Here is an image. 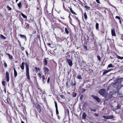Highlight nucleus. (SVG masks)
Returning a JSON list of instances; mask_svg holds the SVG:
<instances>
[{"instance_id":"nucleus-30","label":"nucleus","mask_w":123,"mask_h":123,"mask_svg":"<svg viewBox=\"0 0 123 123\" xmlns=\"http://www.w3.org/2000/svg\"><path fill=\"white\" fill-rule=\"evenodd\" d=\"M123 79V78H119L118 79H117V82H119L120 83H121V81Z\"/></svg>"},{"instance_id":"nucleus-13","label":"nucleus","mask_w":123,"mask_h":123,"mask_svg":"<svg viewBox=\"0 0 123 123\" xmlns=\"http://www.w3.org/2000/svg\"><path fill=\"white\" fill-rule=\"evenodd\" d=\"M55 105V106L56 108V114L57 115L58 114H59V112L58 110V107H57V102L56 101H55L54 102Z\"/></svg>"},{"instance_id":"nucleus-53","label":"nucleus","mask_w":123,"mask_h":123,"mask_svg":"<svg viewBox=\"0 0 123 123\" xmlns=\"http://www.w3.org/2000/svg\"><path fill=\"white\" fill-rule=\"evenodd\" d=\"M49 80H50V78H49V77L48 78V79L47 80V83H48L49 82Z\"/></svg>"},{"instance_id":"nucleus-20","label":"nucleus","mask_w":123,"mask_h":123,"mask_svg":"<svg viewBox=\"0 0 123 123\" xmlns=\"http://www.w3.org/2000/svg\"><path fill=\"white\" fill-rule=\"evenodd\" d=\"M69 9L70 10L71 12V13L73 14L77 15L72 10V8L71 7H69Z\"/></svg>"},{"instance_id":"nucleus-45","label":"nucleus","mask_w":123,"mask_h":123,"mask_svg":"<svg viewBox=\"0 0 123 123\" xmlns=\"http://www.w3.org/2000/svg\"><path fill=\"white\" fill-rule=\"evenodd\" d=\"M47 44L48 45L49 47H50L51 48H53V47L51 46V44L49 43H47Z\"/></svg>"},{"instance_id":"nucleus-8","label":"nucleus","mask_w":123,"mask_h":123,"mask_svg":"<svg viewBox=\"0 0 123 123\" xmlns=\"http://www.w3.org/2000/svg\"><path fill=\"white\" fill-rule=\"evenodd\" d=\"M48 58H45L44 59V61L43 62V64L44 66H46L48 63Z\"/></svg>"},{"instance_id":"nucleus-38","label":"nucleus","mask_w":123,"mask_h":123,"mask_svg":"<svg viewBox=\"0 0 123 123\" xmlns=\"http://www.w3.org/2000/svg\"><path fill=\"white\" fill-rule=\"evenodd\" d=\"M7 8L8 9V11H11L12 9L11 8L9 7L8 6H7Z\"/></svg>"},{"instance_id":"nucleus-39","label":"nucleus","mask_w":123,"mask_h":123,"mask_svg":"<svg viewBox=\"0 0 123 123\" xmlns=\"http://www.w3.org/2000/svg\"><path fill=\"white\" fill-rule=\"evenodd\" d=\"M71 85L72 86H75L76 85V83H74L73 82H72L71 83Z\"/></svg>"},{"instance_id":"nucleus-29","label":"nucleus","mask_w":123,"mask_h":123,"mask_svg":"<svg viewBox=\"0 0 123 123\" xmlns=\"http://www.w3.org/2000/svg\"><path fill=\"white\" fill-rule=\"evenodd\" d=\"M112 70H105L104 71L103 73V74H107L108 72H110Z\"/></svg>"},{"instance_id":"nucleus-33","label":"nucleus","mask_w":123,"mask_h":123,"mask_svg":"<svg viewBox=\"0 0 123 123\" xmlns=\"http://www.w3.org/2000/svg\"><path fill=\"white\" fill-rule=\"evenodd\" d=\"M0 36L1 38L2 39H6V37L4 36L3 35L1 34L0 35Z\"/></svg>"},{"instance_id":"nucleus-9","label":"nucleus","mask_w":123,"mask_h":123,"mask_svg":"<svg viewBox=\"0 0 123 123\" xmlns=\"http://www.w3.org/2000/svg\"><path fill=\"white\" fill-rule=\"evenodd\" d=\"M67 62L68 63L69 65L70 66H72V62L70 59H67Z\"/></svg>"},{"instance_id":"nucleus-2","label":"nucleus","mask_w":123,"mask_h":123,"mask_svg":"<svg viewBox=\"0 0 123 123\" xmlns=\"http://www.w3.org/2000/svg\"><path fill=\"white\" fill-rule=\"evenodd\" d=\"M25 65L26 69H29V65L28 63L27 62L25 63L24 62H22L21 65H20V67L21 69H24V65Z\"/></svg>"},{"instance_id":"nucleus-51","label":"nucleus","mask_w":123,"mask_h":123,"mask_svg":"<svg viewBox=\"0 0 123 123\" xmlns=\"http://www.w3.org/2000/svg\"><path fill=\"white\" fill-rule=\"evenodd\" d=\"M111 109L113 111H115V109L113 107H111Z\"/></svg>"},{"instance_id":"nucleus-54","label":"nucleus","mask_w":123,"mask_h":123,"mask_svg":"<svg viewBox=\"0 0 123 123\" xmlns=\"http://www.w3.org/2000/svg\"><path fill=\"white\" fill-rule=\"evenodd\" d=\"M25 52H26V55H27V56H28V55H29L28 54V53L26 51H25Z\"/></svg>"},{"instance_id":"nucleus-37","label":"nucleus","mask_w":123,"mask_h":123,"mask_svg":"<svg viewBox=\"0 0 123 123\" xmlns=\"http://www.w3.org/2000/svg\"><path fill=\"white\" fill-rule=\"evenodd\" d=\"M119 37L121 39L123 40V35L122 34L119 35Z\"/></svg>"},{"instance_id":"nucleus-55","label":"nucleus","mask_w":123,"mask_h":123,"mask_svg":"<svg viewBox=\"0 0 123 123\" xmlns=\"http://www.w3.org/2000/svg\"><path fill=\"white\" fill-rule=\"evenodd\" d=\"M36 32V31L34 30V31H33V32L32 33L33 34L35 33Z\"/></svg>"},{"instance_id":"nucleus-47","label":"nucleus","mask_w":123,"mask_h":123,"mask_svg":"<svg viewBox=\"0 0 123 123\" xmlns=\"http://www.w3.org/2000/svg\"><path fill=\"white\" fill-rule=\"evenodd\" d=\"M120 105L119 104H118V105L117 106V108L116 109H119L120 108Z\"/></svg>"},{"instance_id":"nucleus-22","label":"nucleus","mask_w":123,"mask_h":123,"mask_svg":"<svg viewBox=\"0 0 123 123\" xmlns=\"http://www.w3.org/2000/svg\"><path fill=\"white\" fill-rule=\"evenodd\" d=\"M115 55H116L117 58H118L120 59L121 60H122L123 59V57H121L119 56L117 54V53H116Z\"/></svg>"},{"instance_id":"nucleus-21","label":"nucleus","mask_w":123,"mask_h":123,"mask_svg":"<svg viewBox=\"0 0 123 123\" xmlns=\"http://www.w3.org/2000/svg\"><path fill=\"white\" fill-rule=\"evenodd\" d=\"M84 18L85 21H86L87 19V16L86 13L85 12L84 14Z\"/></svg>"},{"instance_id":"nucleus-36","label":"nucleus","mask_w":123,"mask_h":123,"mask_svg":"<svg viewBox=\"0 0 123 123\" xmlns=\"http://www.w3.org/2000/svg\"><path fill=\"white\" fill-rule=\"evenodd\" d=\"M78 79H82V78L81 77V76L80 75H78L77 77Z\"/></svg>"},{"instance_id":"nucleus-43","label":"nucleus","mask_w":123,"mask_h":123,"mask_svg":"<svg viewBox=\"0 0 123 123\" xmlns=\"http://www.w3.org/2000/svg\"><path fill=\"white\" fill-rule=\"evenodd\" d=\"M107 40L108 41L109 43H111V39H110L109 38H107Z\"/></svg>"},{"instance_id":"nucleus-56","label":"nucleus","mask_w":123,"mask_h":123,"mask_svg":"<svg viewBox=\"0 0 123 123\" xmlns=\"http://www.w3.org/2000/svg\"><path fill=\"white\" fill-rule=\"evenodd\" d=\"M28 5L27 4H26V8H28Z\"/></svg>"},{"instance_id":"nucleus-26","label":"nucleus","mask_w":123,"mask_h":123,"mask_svg":"<svg viewBox=\"0 0 123 123\" xmlns=\"http://www.w3.org/2000/svg\"><path fill=\"white\" fill-rule=\"evenodd\" d=\"M84 7L87 10H90V7L87 5L85 6Z\"/></svg>"},{"instance_id":"nucleus-11","label":"nucleus","mask_w":123,"mask_h":123,"mask_svg":"<svg viewBox=\"0 0 123 123\" xmlns=\"http://www.w3.org/2000/svg\"><path fill=\"white\" fill-rule=\"evenodd\" d=\"M77 60L81 64L84 62V60L82 57L77 58Z\"/></svg>"},{"instance_id":"nucleus-63","label":"nucleus","mask_w":123,"mask_h":123,"mask_svg":"<svg viewBox=\"0 0 123 123\" xmlns=\"http://www.w3.org/2000/svg\"><path fill=\"white\" fill-rule=\"evenodd\" d=\"M24 48L23 47H22V48L21 49L22 50H24Z\"/></svg>"},{"instance_id":"nucleus-25","label":"nucleus","mask_w":123,"mask_h":123,"mask_svg":"<svg viewBox=\"0 0 123 123\" xmlns=\"http://www.w3.org/2000/svg\"><path fill=\"white\" fill-rule=\"evenodd\" d=\"M29 24H27L26 23H25V28H27V29H28L29 27Z\"/></svg>"},{"instance_id":"nucleus-23","label":"nucleus","mask_w":123,"mask_h":123,"mask_svg":"<svg viewBox=\"0 0 123 123\" xmlns=\"http://www.w3.org/2000/svg\"><path fill=\"white\" fill-rule=\"evenodd\" d=\"M18 6L19 8L20 9L21 8L22 6V5L21 4V2H20L18 4Z\"/></svg>"},{"instance_id":"nucleus-31","label":"nucleus","mask_w":123,"mask_h":123,"mask_svg":"<svg viewBox=\"0 0 123 123\" xmlns=\"http://www.w3.org/2000/svg\"><path fill=\"white\" fill-rule=\"evenodd\" d=\"M96 29L97 30L99 29V24L98 23H96Z\"/></svg>"},{"instance_id":"nucleus-17","label":"nucleus","mask_w":123,"mask_h":123,"mask_svg":"<svg viewBox=\"0 0 123 123\" xmlns=\"http://www.w3.org/2000/svg\"><path fill=\"white\" fill-rule=\"evenodd\" d=\"M6 55L8 56L9 59H10L11 60H12L13 58V57L12 55L7 53H6Z\"/></svg>"},{"instance_id":"nucleus-15","label":"nucleus","mask_w":123,"mask_h":123,"mask_svg":"<svg viewBox=\"0 0 123 123\" xmlns=\"http://www.w3.org/2000/svg\"><path fill=\"white\" fill-rule=\"evenodd\" d=\"M87 115L85 112H83L82 113V119H83L85 120L86 117V116Z\"/></svg>"},{"instance_id":"nucleus-49","label":"nucleus","mask_w":123,"mask_h":123,"mask_svg":"<svg viewBox=\"0 0 123 123\" xmlns=\"http://www.w3.org/2000/svg\"><path fill=\"white\" fill-rule=\"evenodd\" d=\"M81 4L82 5V6H86L85 4L83 2H82Z\"/></svg>"},{"instance_id":"nucleus-57","label":"nucleus","mask_w":123,"mask_h":123,"mask_svg":"<svg viewBox=\"0 0 123 123\" xmlns=\"http://www.w3.org/2000/svg\"><path fill=\"white\" fill-rule=\"evenodd\" d=\"M117 84L116 83H115V84H114V83H111V85H115V84Z\"/></svg>"},{"instance_id":"nucleus-1","label":"nucleus","mask_w":123,"mask_h":123,"mask_svg":"<svg viewBox=\"0 0 123 123\" xmlns=\"http://www.w3.org/2000/svg\"><path fill=\"white\" fill-rule=\"evenodd\" d=\"M53 9L48 7V5L46 4L45 6L44 12L46 15L47 17L49 19L53 18Z\"/></svg>"},{"instance_id":"nucleus-27","label":"nucleus","mask_w":123,"mask_h":123,"mask_svg":"<svg viewBox=\"0 0 123 123\" xmlns=\"http://www.w3.org/2000/svg\"><path fill=\"white\" fill-rule=\"evenodd\" d=\"M90 36L92 37L93 38L92 39V40L93 39H94V35L93 34V32H91V34H90Z\"/></svg>"},{"instance_id":"nucleus-14","label":"nucleus","mask_w":123,"mask_h":123,"mask_svg":"<svg viewBox=\"0 0 123 123\" xmlns=\"http://www.w3.org/2000/svg\"><path fill=\"white\" fill-rule=\"evenodd\" d=\"M26 76L28 80L30 79V77L29 75V70H26Z\"/></svg>"},{"instance_id":"nucleus-61","label":"nucleus","mask_w":123,"mask_h":123,"mask_svg":"<svg viewBox=\"0 0 123 123\" xmlns=\"http://www.w3.org/2000/svg\"><path fill=\"white\" fill-rule=\"evenodd\" d=\"M43 69H48L46 67H45L44 68H43Z\"/></svg>"},{"instance_id":"nucleus-40","label":"nucleus","mask_w":123,"mask_h":123,"mask_svg":"<svg viewBox=\"0 0 123 123\" xmlns=\"http://www.w3.org/2000/svg\"><path fill=\"white\" fill-rule=\"evenodd\" d=\"M81 92L82 93H83L85 92V91H86V90L83 88H82L81 89Z\"/></svg>"},{"instance_id":"nucleus-58","label":"nucleus","mask_w":123,"mask_h":123,"mask_svg":"<svg viewBox=\"0 0 123 123\" xmlns=\"http://www.w3.org/2000/svg\"><path fill=\"white\" fill-rule=\"evenodd\" d=\"M119 0L123 4V0Z\"/></svg>"},{"instance_id":"nucleus-52","label":"nucleus","mask_w":123,"mask_h":123,"mask_svg":"<svg viewBox=\"0 0 123 123\" xmlns=\"http://www.w3.org/2000/svg\"><path fill=\"white\" fill-rule=\"evenodd\" d=\"M42 79L43 80H44L45 79V78L43 75L42 76Z\"/></svg>"},{"instance_id":"nucleus-44","label":"nucleus","mask_w":123,"mask_h":123,"mask_svg":"<svg viewBox=\"0 0 123 123\" xmlns=\"http://www.w3.org/2000/svg\"><path fill=\"white\" fill-rule=\"evenodd\" d=\"M4 66L5 68L7 66V65L5 62L4 63Z\"/></svg>"},{"instance_id":"nucleus-10","label":"nucleus","mask_w":123,"mask_h":123,"mask_svg":"<svg viewBox=\"0 0 123 123\" xmlns=\"http://www.w3.org/2000/svg\"><path fill=\"white\" fill-rule=\"evenodd\" d=\"M6 81L8 82L9 80V75L8 72H6Z\"/></svg>"},{"instance_id":"nucleus-34","label":"nucleus","mask_w":123,"mask_h":123,"mask_svg":"<svg viewBox=\"0 0 123 123\" xmlns=\"http://www.w3.org/2000/svg\"><path fill=\"white\" fill-rule=\"evenodd\" d=\"M89 109L90 110L92 111H94V112H95L96 111V109H93L91 107H90L89 108Z\"/></svg>"},{"instance_id":"nucleus-19","label":"nucleus","mask_w":123,"mask_h":123,"mask_svg":"<svg viewBox=\"0 0 123 123\" xmlns=\"http://www.w3.org/2000/svg\"><path fill=\"white\" fill-rule=\"evenodd\" d=\"M36 108L37 110L38 111L40 112L41 111V109L39 105H38L37 106H36Z\"/></svg>"},{"instance_id":"nucleus-12","label":"nucleus","mask_w":123,"mask_h":123,"mask_svg":"<svg viewBox=\"0 0 123 123\" xmlns=\"http://www.w3.org/2000/svg\"><path fill=\"white\" fill-rule=\"evenodd\" d=\"M111 34L112 36H116V35L115 33V29L114 28L112 29L111 30Z\"/></svg>"},{"instance_id":"nucleus-60","label":"nucleus","mask_w":123,"mask_h":123,"mask_svg":"<svg viewBox=\"0 0 123 123\" xmlns=\"http://www.w3.org/2000/svg\"><path fill=\"white\" fill-rule=\"evenodd\" d=\"M38 74H39V76L40 77V78L41 77V74H40V73H39Z\"/></svg>"},{"instance_id":"nucleus-35","label":"nucleus","mask_w":123,"mask_h":123,"mask_svg":"<svg viewBox=\"0 0 123 123\" xmlns=\"http://www.w3.org/2000/svg\"><path fill=\"white\" fill-rule=\"evenodd\" d=\"M72 96L74 97H75L76 96V93L75 92H73L72 94Z\"/></svg>"},{"instance_id":"nucleus-59","label":"nucleus","mask_w":123,"mask_h":123,"mask_svg":"<svg viewBox=\"0 0 123 123\" xmlns=\"http://www.w3.org/2000/svg\"><path fill=\"white\" fill-rule=\"evenodd\" d=\"M83 97V96L82 95L80 97V99H81V100Z\"/></svg>"},{"instance_id":"nucleus-7","label":"nucleus","mask_w":123,"mask_h":123,"mask_svg":"<svg viewBox=\"0 0 123 123\" xmlns=\"http://www.w3.org/2000/svg\"><path fill=\"white\" fill-rule=\"evenodd\" d=\"M115 18L118 19L119 20V23L121 24H122V22H123V20L121 17L116 16L115 17Z\"/></svg>"},{"instance_id":"nucleus-6","label":"nucleus","mask_w":123,"mask_h":123,"mask_svg":"<svg viewBox=\"0 0 123 123\" xmlns=\"http://www.w3.org/2000/svg\"><path fill=\"white\" fill-rule=\"evenodd\" d=\"M91 96L94 99H95L98 103H99L100 102L101 100L97 96L95 95H91Z\"/></svg>"},{"instance_id":"nucleus-4","label":"nucleus","mask_w":123,"mask_h":123,"mask_svg":"<svg viewBox=\"0 0 123 123\" xmlns=\"http://www.w3.org/2000/svg\"><path fill=\"white\" fill-rule=\"evenodd\" d=\"M37 13L38 15L40 16L42 14V8L40 7H37Z\"/></svg>"},{"instance_id":"nucleus-41","label":"nucleus","mask_w":123,"mask_h":123,"mask_svg":"<svg viewBox=\"0 0 123 123\" xmlns=\"http://www.w3.org/2000/svg\"><path fill=\"white\" fill-rule=\"evenodd\" d=\"M97 58L98 60L99 61H100L101 60V58L100 56H97Z\"/></svg>"},{"instance_id":"nucleus-28","label":"nucleus","mask_w":123,"mask_h":123,"mask_svg":"<svg viewBox=\"0 0 123 123\" xmlns=\"http://www.w3.org/2000/svg\"><path fill=\"white\" fill-rule=\"evenodd\" d=\"M14 70V76L15 77H16L17 75V71H16V70Z\"/></svg>"},{"instance_id":"nucleus-64","label":"nucleus","mask_w":123,"mask_h":123,"mask_svg":"<svg viewBox=\"0 0 123 123\" xmlns=\"http://www.w3.org/2000/svg\"><path fill=\"white\" fill-rule=\"evenodd\" d=\"M58 117L59 119H60V117L59 116H58Z\"/></svg>"},{"instance_id":"nucleus-50","label":"nucleus","mask_w":123,"mask_h":123,"mask_svg":"<svg viewBox=\"0 0 123 123\" xmlns=\"http://www.w3.org/2000/svg\"><path fill=\"white\" fill-rule=\"evenodd\" d=\"M96 1L98 3L100 4V3L99 0H96Z\"/></svg>"},{"instance_id":"nucleus-62","label":"nucleus","mask_w":123,"mask_h":123,"mask_svg":"<svg viewBox=\"0 0 123 123\" xmlns=\"http://www.w3.org/2000/svg\"><path fill=\"white\" fill-rule=\"evenodd\" d=\"M119 72H120L121 73L123 72V70H120L119 71Z\"/></svg>"},{"instance_id":"nucleus-5","label":"nucleus","mask_w":123,"mask_h":123,"mask_svg":"<svg viewBox=\"0 0 123 123\" xmlns=\"http://www.w3.org/2000/svg\"><path fill=\"white\" fill-rule=\"evenodd\" d=\"M103 117L106 119H112L114 118V116L113 115L108 116H103Z\"/></svg>"},{"instance_id":"nucleus-46","label":"nucleus","mask_w":123,"mask_h":123,"mask_svg":"<svg viewBox=\"0 0 123 123\" xmlns=\"http://www.w3.org/2000/svg\"><path fill=\"white\" fill-rule=\"evenodd\" d=\"M84 49H85L86 50H87V47L86 45H85L84 46Z\"/></svg>"},{"instance_id":"nucleus-42","label":"nucleus","mask_w":123,"mask_h":123,"mask_svg":"<svg viewBox=\"0 0 123 123\" xmlns=\"http://www.w3.org/2000/svg\"><path fill=\"white\" fill-rule=\"evenodd\" d=\"M6 82L4 81H3L2 82V84L3 86H5L6 85Z\"/></svg>"},{"instance_id":"nucleus-48","label":"nucleus","mask_w":123,"mask_h":123,"mask_svg":"<svg viewBox=\"0 0 123 123\" xmlns=\"http://www.w3.org/2000/svg\"><path fill=\"white\" fill-rule=\"evenodd\" d=\"M94 116H95L97 117H98L99 115L98 114L96 113H95L94 114Z\"/></svg>"},{"instance_id":"nucleus-32","label":"nucleus","mask_w":123,"mask_h":123,"mask_svg":"<svg viewBox=\"0 0 123 123\" xmlns=\"http://www.w3.org/2000/svg\"><path fill=\"white\" fill-rule=\"evenodd\" d=\"M65 32L66 34H68L69 33V32L68 31L67 28H65Z\"/></svg>"},{"instance_id":"nucleus-18","label":"nucleus","mask_w":123,"mask_h":123,"mask_svg":"<svg viewBox=\"0 0 123 123\" xmlns=\"http://www.w3.org/2000/svg\"><path fill=\"white\" fill-rule=\"evenodd\" d=\"M21 15L23 18L25 19V20H27V17L22 13H21Z\"/></svg>"},{"instance_id":"nucleus-3","label":"nucleus","mask_w":123,"mask_h":123,"mask_svg":"<svg viewBox=\"0 0 123 123\" xmlns=\"http://www.w3.org/2000/svg\"><path fill=\"white\" fill-rule=\"evenodd\" d=\"M98 93L101 95L104 96L106 93L105 90L103 89H101L99 91Z\"/></svg>"},{"instance_id":"nucleus-24","label":"nucleus","mask_w":123,"mask_h":123,"mask_svg":"<svg viewBox=\"0 0 123 123\" xmlns=\"http://www.w3.org/2000/svg\"><path fill=\"white\" fill-rule=\"evenodd\" d=\"M115 65H113L112 64H110L108 66V67L109 68H114L115 67Z\"/></svg>"},{"instance_id":"nucleus-16","label":"nucleus","mask_w":123,"mask_h":123,"mask_svg":"<svg viewBox=\"0 0 123 123\" xmlns=\"http://www.w3.org/2000/svg\"><path fill=\"white\" fill-rule=\"evenodd\" d=\"M19 35L20 37L23 39H24L25 40H26V36L24 35L19 34Z\"/></svg>"}]
</instances>
